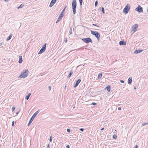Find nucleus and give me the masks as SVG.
Returning <instances> with one entry per match:
<instances>
[{"instance_id": "obj_22", "label": "nucleus", "mask_w": 148, "mask_h": 148, "mask_svg": "<svg viewBox=\"0 0 148 148\" xmlns=\"http://www.w3.org/2000/svg\"><path fill=\"white\" fill-rule=\"evenodd\" d=\"M24 5L23 4H21L17 7L18 9L21 8H23Z\"/></svg>"}, {"instance_id": "obj_15", "label": "nucleus", "mask_w": 148, "mask_h": 148, "mask_svg": "<svg viewBox=\"0 0 148 148\" xmlns=\"http://www.w3.org/2000/svg\"><path fill=\"white\" fill-rule=\"evenodd\" d=\"M105 89H106L107 90L110 92V91L111 86L110 85H108L105 88Z\"/></svg>"}, {"instance_id": "obj_28", "label": "nucleus", "mask_w": 148, "mask_h": 148, "mask_svg": "<svg viewBox=\"0 0 148 148\" xmlns=\"http://www.w3.org/2000/svg\"><path fill=\"white\" fill-rule=\"evenodd\" d=\"M101 10L103 12V13L104 14L105 13L104 9L103 7H101Z\"/></svg>"}, {"instance_id": "obj_20", "label": "nucleus", "mask_w": 148, "mask_h": 148, "mask_svg": "<svg viewBox=\"0 0 148 148\" xmlns=\"http://www.w3.org/2000/svg\"><path fill=\"white\" fill-rule=\"evenodd\" d=\"M12 34H10V35H9V36L7 38V39H6V40H7V41H8V40H10L11 39V38H12Z\"/></svg>"}, {"instance_id": "obj_6", "label": "nucleus", "mask_w": 148, "mask_h": 148, "mask_svg": "<svg viewBox=\"0 0 148 148\" xmlns=\"http://www.w3.org/2000/svg\"><path fill=\"white\" fill-rule=\"evenodd\" d=\"M46 45L47 43H45L43 45V46L41 49L40 50L38 53V54H41L45 51L46 48Z\"/></svg>"}, {"instance_id": "obj_42", "label": "nucleus", "mask_w": 148, "mask_h": 148, "mask_svg": "<svg viewBox=\"0 0 148 148\" xmlns=\"http://www.w3.org/2000/svg\"><path fill=\"white\" fill-rule=\"evenodd\" d=\"M138 146L137 145H136L134 146V148H138Z\"/></svg>"}, {"instance_id": "obj_40", "label": "nucleus", "mask_w": 148, "mask_h": 148, "mask_svg": "<svg viewBox=\"0 0 148 148\" xmlns=\"http://www.w3.org/2000/svg\"><path fill=\"white\" fill-rule=\"evenodd\" d=\"M120 82L121 83H123L124 82V81L123 80H121Z\"/></svg>"}, {"instance_id": "obj_12", "label": "nucleus", "mask_w": 148, "mask_h": 148, "mask_svg": "<svg viewBox=\"0 0 148 148\" xmlns=\"http://www.w3.org/2000/svg\"><path fill=\"white\" fill-rule=\"evenodd\" d=\"M56 1L57 0H52L49 5V7H51L56 3Z\"/></svg>"}, {"instance_id": "obj_21", "label": "nucleus", "mask_w": 148, "mask_h": 148, "mask_svg": "<svg viewBox=\"0 0 148 148\" xmlns=\"http://www.w3.org/2000/svg\"><path fill=\"white\" fill-rule=\"evenodd\" d=\"M31 95V93H29L28 95L26 96L25 99L27 100H28L29 99Z\"/></svg>"}, {"instance_id": "obj_2", "label": "nucleus", "mask_w": 148, "mask_h": 148, "mask_svg": "<svg viewBox=\"0 0 148 148\" xmlns=\"http://www.w3.org/2000/svg\"><path fill=\"white\" fill-rule=\"evenodd\" d=\"M72 8L73 14H75L76 13L77 2L76 0H73L72 2Z\"/></svg>"}, {"instance_id": "obj_1", "label": "nucleus", "mask_w": 148, "mask_h": 148, "mask_svg": "<svg viewBox=\"0 0 148 148\" xmlns=\"http://www.w3.org/2000/svg\"><path fill=\"white\" fill-rule=\"evenodd\" d=\"M28 70L27 69L24 70L19 76L18 78H25L27 77L28 74Z\"/></svg>"}, {"instance_id": "obj_19", "label": "nucleus", "mask_w": 148, "mask_h": 148, "mask_svg": "<svg viewBox=\"0 0 148 148\" xmlns=\"http://www.w3.org/2000/svg\"><path fill=\"white\" fill-rule=\"evenodd\" d=\"M84 47H81V48H79L78 49H75L72 50L71 51H74V50H76V51H77V50H82L84 49Z\"/></svg>"}, {"instance_id": "obj_38", "label": "nucleus", "mask_w": 148, "mask_h": 148, "mask_svg": "<svg viewBox=\"0 0 148 148\" xmlns=\"http://www.w3.org/2000/svg\"><path fill=\"white\" fill-rule=\"evenodd\" d=\"M12 126H14V121H13L12 122Z\"/></svg>"}, {"instance_id": "obj_48", "label": "nucleus", "mask_w": 148, "mask_h": 148, "mask_svg": "<svg viewBox=\"0 0 148 148\" xmlns=\"http://www.w3.org/2000/svg\"><path fill=\"white\" fill-rule=\"evenodd\" d=\"M19 112H16V115H17L18 114Z\"/></svg>"}, {"instance_id": "obj_14", "label": "nucleus", "mask_w": 148, "mask_h": 148, "mask_svg": "<svg viewBox=\"0 0 148 148\" xmlns=\"http://www.w3.org/2000/svg\"><path fill=\"white\" fill-rule=\"evenodd\" d=\"M143 50H136L134 52V53L138 54L141 52L143 51Z\"/></svg>"}, {"instance_id": "obj_47", "label": "nucleus", "mask_w": 148, "mask_h": 148, "mask_svg": "<svg viewBox=\"0 0 148 148\" xmlns=\"http://www.w3.org/2000/svg\"><path fill=\"white\" fill-rule=\"evenodd\" d=\"M47 148H50V145L49 144L47 145Z\"/></svg>"}, {"instance_id": "obj_44", "label": "nucleus", "mask_w": 148, "mask_h": 148, "mask_svg": "<svg viewBox=\"0 0 148 148\" xmlns=\"http://www.w3.org/2000/svg\"><path fill=\"white\" fill-rule=\"evenodd\" d=\"M118 110H121V107H119L118 108Z\"/></svg>"}, {"instance_id": "obj_35", "label": "nucleus", "mask_w": 148, "mask_h": 148, "mask_svg": "<svg viewBox=\"0 0 148 148\" xmlns=\"http://www.w3.org/2000/svg\"><path fill=\"white\" fill-rule=\"evenodd\" d=\"M15 106H13L12 107V112H13V111H14L15 110Z\"/></svg>"}, {"instance_id": "obj_52", "label": "nucleus", "mask_w": 148, "mask_h": 148, "mask_svg": "<svg viewBox=\"0 0 148 148\" xmlns=\"http://www.w3.org/2000/svg\"><path fill=\"white\" fill-rule=\"evenodd\" d=\"M66 86H65V87H64V88H66Z\"/></svg>"}, {"instance_id": "obj_53", "label": "nucleus", "mask_w": 148, "mask_h": 148, "mask_svg": "<svg viewBox=\"0 0 148 148\" xmlns=\"http://www.w3.org/2000/svg\"><path fill=\"white\" fill-rule=\"evenodd\" d=\"M116 130H115V132H116Z\"/></svg>"}, {"instance_id": "obj_29", "label": "nucleus", "mask_w": 148, "mask_h": 148, "mask_svg": "<svg viewBox=\"0 0 148 148\" xmlns=\"http://www.w3.org/2000/svg\"><path fill=\"white\" fill-rule=\"evenodd\" d=\"M113 138H114V139H116L117 138V136H116V134L114 135L113 136Z\"/></svg>"}, {"instance_id": "obj_25", "label": "nucleus", "mask_w": 148, "mask_h": 148, "mask_svg": "<svg viewBox=\"0 0 148 148\" xmlns=\"http://www.w3.org/2000/svg\"><path fill=\"white\" fill-rule=\"evenodd\" d=\"M32 121H32V120L30 119V120L29 121V122L28 123V124L27 126H29L31 124V123L32 122Z\"/></svg>"}, {"instance_id": "obj_26", "label": "nucleus", "mask_w": 148, "mask_h": 148, "mask_svg": "<svg viewBox=\"0 0 148 148\" xmlns=\"http://www.w3.org/2000/svg\"><path fill=\"white\" fill-rule=\"evenodd\" d=\"M79 2L80 5H82L83 0H79Z\"/></svg>"}, {"instance_id": "obj_30", "label": "nucleus", "mask_w": 148, "mask_h": 148, "mask_svg": "<svg viewBox=\"0 0 148 148\" xmlns=\"http://www.w3.org/2000/svg\"><path fill=\"white\" fill-rule=\"evenodd\" d=\"M98 4V1H96L95 3V6H97Z\"/></svg>"}, {"instance_id": "obj_46", "label": "nucleus", "mask_w": 148, "mask_h": 148, "mask_svg": "<svg viewBox=\"0 0 148 148\" xmlns=\"http://www.w3.org/2000/svg\"><path fill=\"white\" fill-rule=\"evenodd\" d=\"M51 87L50 86H49V90H51Z\"/></svg>"}, {"instance_id": "obj_45", "label": "nucleus", "mask_w": 148, "mask_h": 148, "mask_svg": "<svg viewBox=\"0 0 148 148\" xmlns=\"http://www.w3.org/2000/svg\"><path fill=\"white\" fill-rule=\"evenodd\" d=\"M66 148H70V146L69 145H67L66 146Z\"/></svg>"}, {"instance_id": "obj_5", "label": "nucleus", "mask_w": 148, "mask_h": 148, "mask_svg": "<svg viewBox=\"0 0 148 148\" xmlns=\"http://www.w3.org/2000/svg\"><path fill=\"white\" fill-rule=\"evenodd\" d=\"M82 40L84 42L87 44L89 42L92 43V41L91 39L89 37L82 38Z\"/></svg>"}, {"instance_id": "obj_13", "label": "nucleus", "mask_w": 148, "mask_h": 148, "mask_svg": "<svg viewBox=\"0 0 148 148\" xmlns=\"http://www.w3.org/2000/svg\"><path fill=\"white\" fill-rule=\"evenodd\" d=\"M119 44L120 45H126V42L125 41L123 40L120 41L119 42Z\"/></svg>"}, {"instance_id": "obj_34", "label": "nucleus", "mask_w": 148, "mask_h": 148, "mask_svg": "<svg viewBox=\"0 0 148 148\" xmlns=\"http://www.w3.org/2000/svg\"><path fill=\"white\" fill-rule=\"evenodd\" d=\"M67 131L68 132H71V130L70 129L68 128L67 129Z\"/></svg>"}, {"instance_id": "obj_37", "label": "nucleus", "mask_w": 148, "mask_h": 148, "mask_svg": "<svg viewBox=\"0 0 148 148\" xmlns=\"http://www.w3.org/2000/svg\"><path fill=\"white\" fill-rule=\"evenodd\" d=\"M79 130L83 132L84 130V128H81L79 129Z\"/></svg>"}, {"instance_id": "obj_9", "label": "nucleus", "mask_w": 148, "mask_h": 148, "mask_svg": "<svg viewBox=\"0 0 148 148\" xmlns=\"http://www.w3.org/2000/svg\"><path fill=\"white\" fill-rule=\"evenodd\" d=\"M64 15L63 14H62L61 13H60V14H59V16L57 20L56 23H58L62 19V18L64 16Z\"/></svg>"}, {"instance_id": "obj_27", "label": "nucleus", "mask_w": 148, "mask_h": 148, "mask_svg": "<svg viewBox=\"0 0 148 148\" xmlns=\"http://www.w3.org/2000/svg\"><path fill=\"white\" fill-rule=\"evenodd\" d=\"M66 7H65L64 8V9H63L62 11L61 12V13L62 14H63V13L64 12V11H65V9H66Z\"/></svg>"}, {"instance_id": "obj_10", "label": "nucleus", "mask_w": 148, "mask_h": 148, "mask_svg": "<svg viewBox=\"0 0 148 148\" xmlns=\"http://www.w3.org/2000/svg\"><path fill=\"white\" fill-rule=\"evenodd\" d=\"M138 25L137 24H136L133 25L132 27V30L134 32H135L136 31V29L138 28Z\"/></svg>"}, {"instance_id": "obj_49", "label": "nucleus", "mask_w": 148, "mask_h": 148, "mask_svg": "<svg viewBox=\"0 0 148 148\" xmlns=\"http://www.w3.org/2000/svg\"><path fill=\"white\" fill-rule=\"evenodd\" d=\"M104 129V128L103 127V128H101V130L102 131V130H103Z\"/></svg>"}, {"instance_id": "obj_11", "label": "nucleus", "mask_w": 148, "mask_h": 148, "mask_svg": "<svg viewBox=\"0 0 148 148\" xmlns=\"http://www.w3.org/2000/svg\"><path fill=\"white\" fill-rule=\"evenodd\" d=\"M81 81V79H79L76 81L75 84L74 86V87L75 88L79 84Z\"/></svg>"}, {"instance_id": "obj_3", "label": "nucleus", "mask_w": 148, "mask_h": 148, "mask_svg": "<svg viewBox=\"0 0 148 148\" xmlns=\"http://www.w3.org/2000/svg\"><path fill=\"white\" fill-rule=\"evenodd\" d=\"M91 33L92 35H94L97 38L98 41H99L100 38V34L98 32L91 30Z\"/></svg>"}, {"instance_id": "obj_16", "label": "nucleus", "mask_w": 148, "mask_h": 148, "mask_svg": "<svg viewBox=\"0 0 148 148\" xmlns=\"http://www.w3.org/2000/svg\"><path fill=\"white\" fill-rule=\"evenodd\" d=\"M132 82V77H130L127 80V82L128 84H131Z\"/></svg>"}, {"instance_id": "obj_50", "label": "nucleus", "mask_w": 148, "mask_h": 148, "mask_svg": "<svg viewBox=\"0 0 148 148\" xmlns=\"http://www.w3.org/2000/svg\"><path fill=\"white\" fill-rule=\"evenodd\" d=\"M134 90H136V86H135L134 87Z\"/></svg>"}, {"instance_id": "obj_4", "label": "nucleus", "mask_w": 148, "mask_h": 148, "mask_svg": "<svg viewBox=\"0 0 148 148\" xmlns=\"http://www.w3.org/2000/svg\"><path fill=\"white\" fill-rule=\"evenodd\" d=\"M130 5L128 4H127L125 7L124 8L123 11V12L125 14H127L129 11L130 10Z\"/></svg>"}, {"instance_id": "obj_23", "label": "nucleus", "mask_w": 148, "mask_h": 148, "mask_svg": "<svg viewBox=\"0 0 148 148\" xmlns=\"http://www.w3.org/2000/svg\"><path fill=\"white\" fill-rule=\"evenodd\" d=\"M102 74L101 73H99L98 75V79H100L102 77Z\"/></svg>"}, {"instance_id": "obj_17", "label": "nucleus", "mask_w": 148, "mask_h": 148, "mask_svg": "<svg viewBox=\"0 0 148 148\" xmlns=\"http://www.w3.org/2000/svg\"><path fill=\"white\" fill-rule=\"evenodd\" d=\"M19 60L18 61V62L19 63H21L23 62V59L22 56H20L19 57Z\"/></svg>"}, {"instance_id": "obj_41", "label": "nucleus", "mask_w": 148, "mask_h": 148, "mask_svg": "<svg viewBox=\"0 0 148 148\" xmlns=\"http://www.w3.org/2000/svg\"><path fill=\"white\" fill-rule=\"evenodd\" d=\"M138 146L137 145H136L134 146V148H138Z\"/></svg>"}, {"instance_id": "obj_33", "label": "nucleus", "mask_w": 148, "mask_h": 148, "mask_svg": "<svg viewBox=\"0 0 148 148\" xmlns=\"http://www.w3.org/2000/svg\"><path fill=\"white\" fill-rule=\"evenodd\" d=\"M67 39L66 38H65L64 42H65V43H66V42H67Z\"/></svg>"}, {"instance_id": "obj_24", "label": "nucleus", "mask_w": 148, "mask_h": 148, "mask_svg": "<svg viewBox=\"0 0 148 148\" xmlns=\"http://www.w3.org/2000/svg\"><path fill=\"white\" fill-rule=\"evenodd\" d=\"M72 28L71 27V28L69 29V35H71V34L72 33Z\"/></svg>"}, {"instance_id": "obj_31", "label": "nucleus", "mask_w": 148, "mask_h": 148, "mask_svg": "<svg viewBox=\"0 0 148 148\" xmlns=\"http://www.w3.org/2000/svg\"><path fill=\"white\" fill-rule=\"evenodd\" d=\"M147 125H148V123H144L142 124V125L143 126H144Z\"/></svg>"}, {"instance_id": "obj_8", "label": "nucleus", "mask_w": 148, "mask_h": 148, "mask_svg": "<svg viewBox=\"0 0 148 148\" xmlns=\"http://www.w3.org/2000/svg\"><path fill=\"white\" fill-rule=\"evenodd\" d=\"M40 112V110H39L38 111H37L36 112L32 115V117L30 119V120H32V121H33L34 118L36 116V115L39 113Z\"/></svg>"}, {"instance_id": "obj_43", "label": "nucleus", "mask_w": 148, "mask_h": 148, "mask_svg": "<svg viewBox=\"0 0 148 148\" xmlns=\"http://www.w3.org/2000/svg\"><path fill=\"white\" fill-rule=\"evenodd\" d=\"M138 146L137 145H136L134 146V148H138Z\"/></svg>"}, {"instance_id": "obj_36", "label": "nucleus", "mask_w": 148, "mask_h": 148, "mask_svg": "<svg viewBox=\"0 0 148 148\" xmlns=\"http://www.w3.org/2000/svg\"><path fill=\"white\" fill-rule=\"evenodd\" d=\"M52 140L51 136L49 138V141L50 142H51Z\"/></svg>"}, {"instance_id": "obj_51", "label": "nucleus", "mask_w": 148, "mask_h": 148, "mask_svg": "<svg viewBox=\"0 0 148 148\" xmlns=\"http://www.w3.org/2000/svg\"><path fill=\"white\" fill-rule=\"evenodd\" d=\"M2 43H0V46H1L2 45Z\"/></svg>"}, {"instance_id": "obj_39", "label": "nucleus", "mask_w": 148, "mask_h": 148, "mask_svg": "<svg viewBox=\"0 0 148 148\" xmlns=\"http://www.w3.org/2000/svg\"><path fill=\"white\" fill-rule=\"evenodd\" d=\"M92 25L93 26H97V27H99V26L97 25V24H92Z\"/></svg>"}, {"instance_id": "obj_32", "label": "nucleus", "mask_w": 148, "mask_h": 148, "mask_svg": "<svg viewBox=\"0 0 148 148\" xmlns=\"http://www.w3.org/2000/svg\"><path fill=\"white\" fill-rule=\"evenodd\" d=\"M97 103H95V102H92V103L91 105H93V106H95L97 105Z\"/></svg>"}, {"instance_id": "obj_18", "label": "nucleus", "mask_w": 148, "mask_h": 148, "mask_svg": "<svg viewBox=\"0 0 148 148\" xmlns=\"http://www.w3.org/2000/svg\"><path fill=\"white\" fill-rule=\"evenodd\" d=\"M73 73V71L71 70L69 73V74L68 75L67 77L68 78H70V77H71V75Z\"/></svg>"}, {"instance_id": "obj_7", "label": "nucleus", "mask_w": 148, "mask_h": 148, "mask_svg": "<svg viewBox=\"0 0 148 148\" xmlns=\"http://www.w3.org/2000/svg\"><path fill=\"white\" fill-rule=\"evenodd\" d=\"M135 10L139 13H141L143 12V8L140 5H138L135 9Z\"/></svg>"}]
</instances>
